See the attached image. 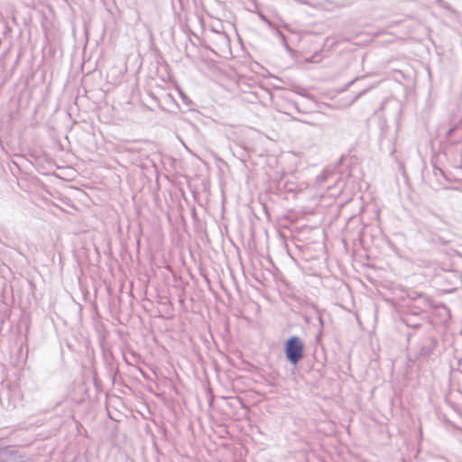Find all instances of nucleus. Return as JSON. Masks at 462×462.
I'll return each instance as SVG.
<instances>
[{"label": "nucleus", "instance_id": "nucleus-1", "mask_svg": "<svg viewBox=\"0 0 462 462\" xmlns=\"http://www.w3.org/2000/svg\"><path fill=\"white\" fill-rule=\"evenodd\" d=\"M284 351L287 360L296 365L303 358L304 344L299 337L292 336L286 341Z\"/></svg>", "mask_w": 462, "mask_h": 462}, {"label": "nucleus", "instance_id": "nucleus-2", "mask_svg": "<svg viewBox=\"0 0 462 462\" xmlns=\"http://www.w3.org/2000/svg\"><path fill=\"white\" fill-rule=\"evenodd\" d=\"M437 343L436 337L430 333L424 335L415 347L414 361L429 357L436 347Z\"/></svg>", "mask_w": 462, "mask_h": 462}, {"label": "nucleus", "instance_id": "nucleus-3", "mask_svg": "<svg viewBox=\"0 0 462 462\" xmlns=\"http://www.w3.org/2000/svg\"><path fill=\"white\" fill-rule=\"evenodd\" d=\"M211 41L219 51L227 50L230 47V39L226 32L213 30Z\"/></svg>", "mask_w": 462, "mask_h": 462}, {"label": "nucleus", "instance_id": "nucleus-4", "mask_svg": "<svg viewBox=\"0 0 462 462\" xmlns=\"http://www.w3.org/2000/svg\"><path fill=\"white\" fill-rule=\"evenodd\" d=\"M421 318L415 313H408L402 318V321L409 328H418L420 327Z\"/></svg>", "mask_w": 462, "mask_h": 462}, {"label": "nucleus", "instance_id": "nucleus-5", "mask_svg": "<svg viewBox=\"0 0 462 462\" xmlns=\"http://www.w3.org/2000/svg\"><path fill=\"white\" fill-rule=\"evenodd\" d=\"M330 174H331L330 171L324 170L319 175L317 176V182L319 184L324 183Z\"/></svg>", "mask_w": 462, "mask_h": 462}, {"label": "nucleus", "instance_id": "nucleus-6", "mask_svg": "<svg viewBox=\"0 0 462 462\" xmlns=\"http://www.w3.org/2000/svg\"><path fill=\"white\" fill-rule=\"evenodd\" d=\"M371 88H366V89H364L362 91H360L357 95H356L352 100L348 103V106H351L352 104H354L356 100H358L362 96H364L369 89H371Z\"/></svg>", "mask_w": 462, "mask_h": 462}, {"label": "nucleus", "instance_id": "nucleus-7", "mask_svg": "<svg viewBox=\"0 0 462 462\" xmlns=\"http://www.w3.org/2000/svg\"><path fill=\"white\" fill-rule=\"evenodd\" d=\"M316 313H317V319L320 324V327H323L324 326V321H323V319H322V315L321 313L316 310Z\"/></svg>", "mask_w": 462, "mask_h": 462}, {"label": "nucleus", "instance_id": "nucleus-8", "mask_svg": "<svg viewBox=\"0 0 462 462\" xmlns=\"http://www.w3.org/2000/svg\"><path fill=\"white\" fill-rule=\"evenodd\" d=\"M355 80H352L348 83V86L352 85L354 83Z\"/></svg>", "mask_w": 462, "mask_h": 462}, {"label": "nucleus", "instance_id": "nucleus-9", "mask_svg": "<svg viewBox=\"0 0 462 462\" xmlns=\"http://www.w3.org/2000/svg\"><path fill=\"white\" fill-rule=\"evenodd\" d=\"M321 336V333H319L318 336H317V339H319Z\"/></svg>", "mask_w": 462, "mask_h": 462}]
</instances>
